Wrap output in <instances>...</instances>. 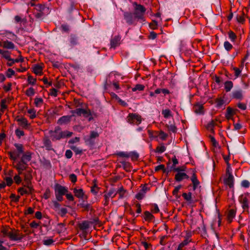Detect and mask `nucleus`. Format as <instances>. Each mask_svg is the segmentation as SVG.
<instances>
[{"label": "nucleus", "mask_w": 250, "mask_h": 250, "mask_svg": "<svg viewBox=\"0 0 250 250\" xmlns=\"http://www.w3.org/2000/svg\"><path fill=\"white\" fill-rule=\"evenodd\" d=\"M49 134L52 140L55 141L62 138L70 137L72 135L73 133L67 130L63 131L59 126H57L54 130H49Z\"/></svg>", "instance_id": "1"}, {"label": "nucleus", "mask_w": 250, "mask_h": 250, "mask_svg": "<svg viewBox=\"0 0 250 250\" xmlns=\"http://www.w3.org/2000/svg\"><path fill=\"white\" fill-rule=\"evenodd\" d=\"M71 116H63L61 117L58 121V124H62L69 122L70 121Z\"/></svg>", "instance_id": "22"}, {"label": "nucleus", "mask_w": 250, "mask_h": 250, "mask_svg": "<svg viewBox=\"0 0 250 250\" xmlns=\"http://www.w3.org/2000/svg\"><path fill=\"white\" fill-rule=\"evenodd\" d=\"M236 212V209L235 208H233L229 209L227 214V218L228 221L230 223L233 218L235 217Z\"/></svg>", "instance_id": "10"}, {"label": "nucleus", "mask_w": 250, "mask_h": 250, "mask_svg": "<svg viewBox=\"0 0 250 250\" xmlns=\"http://www.w3.org/2000/svg\"><path fill=\"white\" fill-rule=\"evenodd\" d=\"M12 83H8L6 85H4L3 86V89L5 92L9 91L11 90Z\"/></svg>", "instance_id": "53"}, {"label": "nucleus", "mask_w": 250, "mask_h": 250, "mask_svg": "<svg viewBox=\"0 0 250 250\" xmlns=\"http://www.w3.org/2000/svg\"><path fill=\"white\" fill-rule=\"evenodd\" d=\"M166 150V146L163 144H162L161 146H158L156 147L155 149V152L159 153H162L165 151Z\"/></svg>", "instance_id": "42"}, {"label": "nucleus", "mask_w": 250, "mask_h": 250, "mask_svg": "<svg viewBox=\"0 0 250 250\" xmlns=\"http://www.w3.org/2000/svg\"><path fill=\"white\" fill-rule=\"evenodd\" d=\"M127 122L132 125H139L142 122L141 116L136 113H129L126 118Z\"/></svg>", "instance_id": "5"}, {"label": "nucleus", "mask_w": 250, "mask_h": 250, "mask_svg": "<svg viewBox=\"0 0 250 250\" xmlns=\"http://www.w3.org/2000/svg\"><path fill=\"white\" fill-rule=\"evenodd\" d=\"M117 194V192L114 188H111L109 190L107 194L104 195V197L106 198H114Z\"/></svg>", "instance_id": "23"}, {"label": "nucleus", "mask_w": 250, "mask_h": 250, "mask_svg": "<svg viewBox=\"0 0 250 250\" xmlns=\"http://www.w3.org/2000/svg\"><path fill=\"white\" fill-rule=\"evenodd\" d=\"M154 218V216L149 211H146L144 212V218L146 220H151Z\"/></svg>", "instance_id": "40"}, {"label": "nucleus", "mask_w": 250, "mask_h": 250, "mask_svg": "<svg viewBox=\"0 0 250 250\" xmlns=\"http://www.w3.org/2000/svg\"><path fill=\"white\" fill-rule=\"evenodd\" d=\"M233 114V109L230 107H228L227 109V112L225 115L227 119L228 120L231 119Z\"/></svg>", "instance_id": "31"}, {"label": "nucleus", "mask_w": 250, "mask_h": 250, "mask_svg": "<svg viewBox=\"0 0 250 250\" xmlns=\"http://www.w3.org/2000/svg\"><path fill=\"white\" fill-rule=\"evenodd\" d=\"M224 183L225 185L228 186L230 188H233L234 178L232 174L226 175V177L224 179Z\"/></svg>", "instance_id": "9"}, {"label": "nucleus", "mask_w": 250, "mask_h": 250, "mask_svg": "<svg viewBox=\"0 0 250 250\" xmlns=\"http://www.w3.org/2000/svg\"><path fill=\"white\" fill-rule=\"evenodd\" d=\"M8 154L10 158L14 161L16 160L20 156L21 154L16 151H9Z\"/></svg>", "instance_id": "25"}, {"label": "nucleus", "mask_w": 250, "mask_h": 250, "mask_svg": "<svg viewBox=\"0 0 250 250\" xmlns=\"http://www.w3.org/2000/svg\"><path fill=\"white\" fill-rule=\"evenodd\" d=\"M228 36L229 40L232 42H234L235 41L237 36L232 31L230 30L228 32Z\"/></svg>", "instance_id": "37"}, {"label": "nucleus", "mask_w": 250, "mask_h": 250, "mask_svg": "<svg viewBox=\"0 0 250 250\" xmlns=\"http://www.w3.org/2000/svg\"><path fill=\"white\" fill-rule=\"evenodd\" d=\"M10 198L11 199L12 202L17 203L19 201L20 196H16L15 194L12 193L10 196Z\"/></svg>", "instance_id": "45"}, {"label": "nucleus", "mask_w": 250, "mask_h": 250, "mask_svg": "<svg viewBox=\"0 0 250 250\" xmlns=\"http://www.w3.org/2000/svg\"><path fill=\"white\" fill-rule=\"evenodd\" d=\"M69 42L72 46L77 44L78 42L77 38L74 35L70 36Z\"/></svg>", "instance_id": "33"}, {"label": "nucleus", "mask_w": 250, "mask_h": 250, "mask_svg": "<svg viewBox=\"0 0 250 250\" xmlns=\"http://www.w3.org/2000/svg\"><path fill=\"white\" fill-rule=\"evenodd\" d=\"M33 72L38 75H41L42 74V67L41 65L36 64L34 66Z\"/></svg>", "instance_id": "24"}, {"label": "nucleus", "mask_w": 250, "mask_h": 250, "mask_svg": "<svg viewBox=\"0 0 250 250\" xmlns=\"http://www.w3.org/2000/svg\"><path fill=\"white\" fill-rule=\"evenodd\" d=\"M182 196L184 199L189 202V203H193V201L192 200V193L190 192H189L188 193H183L182 194Z\"/></svg>", "instance_id": "27"}, {"label": "nucleus", "mask_w": 250, "mask_h": 250, "mask_svg": "<svg viewBox=\"0 0 250 250\" xmlns=\"http://www.w3.org/2000/svg\"><path fill=\"white\" fill-rule=\"evenodd\" d=\"M145 89V86L141 84H137L135 85V86L132 88V91H136L137 90L138 91H143Z\"/></svg>", "instance_id": "41"}, {"label": "nucleus", "mask_w": 250, "mask_h": 250, "mask_svg": "<svg viewBox=\"0 0 250 250\" xmlns=\"http://www.w3.org/2000/svg\"><path fill=\"white\" fill-rule=\"evenodd\" d=\"M151 211L153 213H157L159 212L160 210L157 204H155L152 205Z\"/></svg>", "instance_id": "48"}, {"label": "nucleus", "mask_w": 250, "mask_h": 250, "mask_svg": "<svg viewBox=\"0 0 250 250\" xmlns=\"http://www.w3.org/2000/svg\"><path fill=\"white\" fill-rule=\"evenodd\" d=\"M0 46L7 49H13L15 47V44L7 40H2L0 42Z\"/></svg>", "instance_id": "8"}, {"label": "nucleus", "mask_w": 250, "mask_h": 250, "mask_svg": "<svg viewBox=\"0 0 250 250\" xmlns=\"http://www.w3.org/2000/svg\"><path fill=\"white\" fill-rule=\"evenodd\" d=\"M71 112L73 114V115L74 114H77L78 116H81L83 113H85V109L83 108H77L75 110H72Z\"/></svg>", "instance_id": "29"}, {"label": "nucleus", "mask_w": 250, "mask_h": 250, "mask_svg": "<svg viewBox=\"0 0 250 250\" xmlns=\"http://www.w3.org/2000/svg\"><path fill=\"white\" fill-rule=\"evenodd\" d=\"M54 191L55 197L57 200L61 202L63 200V195H64L66 192H68V188L59 184H56L54 186Z\"/></svg>", "instance_id": "2"}, {"label": "nucleus", "mask_w": 250, "mask_h": 250, "mask_svg": "<svg viewBox=\"0 0 250 250\" xmlns=\"http://www.w3.org/2000/svg\"><path fill=\"white\" fill-rule=\"evenodd\" d=\"M27 164L22 162L21 160H20L17 163L15 166H14V167L17 170H25L27 168Z\"/></svg>", "instance_id": "16"}, {"label": "nucleus", "mask_w": 250, "mask_h": 250, "mask_svg": "<svg viewBox=\"0 0 250 250\" xmlns=\"http://www.w3.org/2000/svg\"><path fill=\"white\" fill-rule=\"evenodd\" d=\"M136 6L135 7V11L134 15L135 18L138 20H143L144 15L146 11L145 7L141 5L136 3Z\"/></svg>", "instance_id": "6"}, {"label": "nucleus", "mask_w": 250, "mask_h": 250, "mask_svg": "<svg viewBox=\"0 0 250 250\" xmlns=\"http://www.w3.org/2000/svg\"><path fill=\"white\" fill-rule=\"evenodd\" d=\"M14 146L16 148L17 152H18V153H19L21 154L23 153L24 149L23 146L22 144L15 143L14 144Z\"/></svg>", "instance_id": "32"}, {"label": "nucleus", "mask_w": 250, "mask_h": 250, "mask_svg": "<svg viewBox=\"0 0 250 250\" xmlns=\"http://www.w3.org/2000/svg\"><path fill=\"white\" fill-rule=\"evenodd\" d=\"M224 46L225 49L227 51H230L233 48L232 45L228 41H225L224 42Z\"/></svg>", "instance_id": "43"}, {"label": "nucleus", "mask_w": 250, "mask_h": 250, "mask_svg": "<svg viewBox=\"0 0 250 250\" xmlns=\"http://www.w3.org/2000/svg\"><path fill=\"white\" fill-rule=\"evenodd\" d=\"M209 138L212 145L215 147H217L218 146V143L216 141L215 138L211 135L209 136Z\"/></svg>", "instance_id": "58"}, {"label": "nucleus", "mask_w": 250, "mask_h": 250, "mask_svg": "<svg viewBox=\"0 0 250 250\" xmlns=\"http://www.w3.org/2000/svg\"><path fill=\"white\" fill-rule=\"evenodd\" d=\"M117 193L119 194V196H120L119 198H122L124 196L125 191L124 190L123 187H122L119 188V189L117 191Z\"/></svg>", "instance_id": "49"}, {"label": "nucleus", "mask_w": 250, "mask_h": 250, "mask_svg": "<svg viewBox=\"0 0 250 250\" xmlns=\"http://www.w3.org/2000/svg\"><path fill=\"white\" fill-rule=\"evenodd\" d=\"M232 97L236 99H241L242 98V93L241 91H235L232 93Z\"/></svg>", "instance_id": "35"}, {"label": "nucleus", "mask_w": 250, "mask_h": 250, "mask_svg": "<svg viewBox=\"0 0 250 250\" xmlns=\"http://www.w3.org/2000/svg\"><path fill=\"white\" fill-rule=\"evenodd\" d=\"M99 136V133L97 132L92 131L90 132V134L89 136V138H88L86 142L88 143L89 144L91 145H93L94 144V139L98 137Z\"/></svg>", "instance_id": "14"}, {"label": "nucleus", "mask_w": 250, "mask_h": 250, "mask_svg": "<svg viewBox=\"0 0 250 250\" xmlns=\"http://www.w3.org/2000/svg\"><path fill=\"white\" fill-rule=\"evenodd\" d=\"M2 57L6 59L7 60H9L11 58L10 53L8 51L3 50L1 53Z\"/></svg>", "instance_id": "47"}, {"label": "nucleus", "mask_w": 250, "mask_h": 250, "mask_svg": "<svg viewBox=\"0 0 250 250\" xmlns=\"http://www.w3.org/2000/svg\"><path fill=\"white\" fill-rule=\"evenodd\" d=\"M124 18L126 20V22L129 25L134 23L135 17L131 13L125 12L124 13Z\"/></svg>", "instance_id": "13"}, {"label": "nucleus", "mask_w": 250, "mask_h": 250, "mask_svg": "<svg viewBox=\"0 0 250 250\" xmlns=\"http://www.w3.org/2000/svg\"><path fill=\"white\" fill-rule=\"evenodd\" d=\"M173 171L178 172H182V171H184L185 170V167H173L172 168Z\"/></svg>", "instance_id": "59"}, {"label": "nucleus", "mask_w": 250, "mask_h": 250, "mask_svg": "<svg viewBox=\"0 0 250 250\" xmlns=\"http://www.w3.org/2000/svg\"><path fill=\"white\" fill-rule=\"evenodd\" d=\"M89 227V223L88 221H84L79 224V228L82 231L86 230Z\"/></svg>", "instance_id": "28"}, {"label": "nucleus", "mask_w": 250, "mask_h": 250, "mask_svg": "<svg viewBox=\"0 0 250 250\" xmlns=\"http://www.w3.org/2000/svg\"><path fill=\"white\" fill-rule=\"evenodd\" d=\"M32 158V153L30 151H26L25 153L23 154L21 159L22 162L27 164Z\"/></svg>", "instance_id": "19"}, {"label": "nucleus", "mask_w": 250, "mask_h": 250, "mask_svg": "<svg viewBox=\"0 0 250 250\" xmlns=\"http://www.w3.org/2000/svg\"><path fill=\"white\" fill-rule=\"evenodd\" d=\"M216 103L217 107H220L224 104V101L223 99L220 98L217 99Z\"/></svg>", "instance_id": "62"}, {"label": "nucleus", "mask_w": 250, "mask_h": 250, "mask_svg": "<svg viewBox=\"0 0 250 250\" xmlns=\"http://www.w3.org/2000/svg\"><path fill=\"white\" fill-rule=\"evenodd\" d=\"M191 176L190 177V180L191 181L193 185V189L194 190H195L200 185V182L197 179V177L196 174V170L194 169H191Z\"/></svg>", "instance_id": "7"}, {"label": "nucleus", "mask_w": 250, "mask_h": 250, "mask_svg": "<svg viewBox=\"0 0 250 250\" xmlns=\"http://www.w3.org/2000/svg\"><path fill=\"white\" fill-rule=\"evenodd\" d=\"M99 188L96 184L91 187V192L94 195H96L98 193Z\"/></svg>", "instance_id": "56"}, {"label": "nucleus", "mask_w": 250, "mask_h": 250, "mask_svg": "<svg viewBox=\"0 0 250 250\" xmlns=\"http://www.w3.org/2000/svg\"><path fill=\"white\" fill-rule=\"evenodd\" d=\"M215 122L214 120H211L207 125V129L213 132L214 126L217 125Z\"/></svg>", "instance_id": "39"}, {"label": "nucleus", "mask_w": 250, "mask_h": 250, "mask_svg": "<svg viewBox=\"0 0 250 250\" xmlns=\"http://www.w3.org/2000/svg\"><path fill=\"white\" fill-rule=\"evenodd\" d=\"M27 81L29 84L34 85L36 82V79L34 78L32 76H28Z\"/></svg>", "instance_id": "50"}, {"label": "nucleus", "mask_w": 250, "mask_h": 250, "mask_svg": "<svg viewBox=\"0 0 250 250\" xmlns=\"http://www.w3.org/2000/svg\"><path fill=\"white\" fill-rule=\"evenodd\" d=\"M241 186L244 188H248L250 186V183L249 181L245 180L242 181Z\"/></svg>", "instance_id": "60"}, {"label": "nucleus", "mask_w": 250, "mask_h": 250, "mask_svg": "<svg viewBox=\"0 0 250 250\" xmlns=\"http://www.w3.org/2000/svg\"><path fill=\"white\" fill-rule=\"evenodd\" d=\"M167 127L169 131L174 133L176 132L177 128L174 125L171 124L170 125H167Z\"/></svg>", "instance_id": "57"}, {"label": "nucleus", "mask_w": 250, "mask_h": 250, "mask_svg": "<svg viewBox=\"0 0 250 250\" xmlns=\"http://www.w3.org/2000/svg\"><path fill=\"white\" fill-rule=\"evenodd\" d=\"M73 192L74 193L75 196L81 199H83L86 198L84 192L82 188H74L73 189Z\"/></svg>", "instance_id": "12"}, {"label": "nucleus", "mask_w": 250, "mask_h": 250, "mask_svg": "<svg viewBox=\"0 0 250 250\" xmlns=\"http://www.w3.org/2000/svg\"><path fill=\"white\" fill-rule=\"evenodd\" d=\"M121 41V37L119 36H115L111 40L110 45L111 48H115L117 46L120 45Z\"/></svg>", "instance_id": "17"}, {"label": "nucleus", "mask_w": 250, "mask_h": 250, "mask_svg": "<svg viewBox=\"0 0 250 250\" xmlns=\"http://www.w3.org/2000/svg\"><path fill=\"white\" fill-rule=\"evenodd\" d=\"M15 134L19 138H20L21 136H23L24 135V131L19 129H17L15 130Z\"/></svg>", "instance_id": "52"}, {"label": "nucleus", "mask_w": 250, "mask_h": 250, "mask_svg": "<svg viewBox=\"0 0 250 250\" xmlns=\"http://www.w3.org/2000/svg\"><path fill=\"white\" fill-rule=\"evenodd\" d=\"M35 93V90L33 87L28 88L25 91V94L28 97L33 96Z\"/></svg>", "instance_id": "44"}, {"label": "nucleus", "mask_w": 250, "mask_h": 250, "mask_svg": "<svg viewBox=\"0 0 250 250\" xmlns=\"http://www.w3.org/2000/svg\"><path fill=\"white\" fill-rule=\"evenodd\" d=\"M233 86V83L230 81H227L224 83L225 90L227 92L230 91Z\"/></svg>", "instance_id": "26"}, {"label": "nucleus", "mask_w": 250, "mask_h": 250, "mask_svg": "<svg viewBox=\"0 0 250 250\" xmlns=\"http://www.w3.org/2000/svg\"><path fill=\"white\" fill-rule=\"evenodd\" d=\"M69 179L72 183H75L77 180V178L75 174H71L69 175Z\"/></svg>", "instance_id": "64"}, {"label": "nucleus", "mask_w": 250, "mask_h": 250, "mask_svg": "<svg viewBox=\"0 0 250 250\" xmlns=\"http://www.w3.org/2000/svg\"><path fill=\"white\" fill-rule=\"evenodd\" d=\"M250 200V194L246 193L245 194L241 195L239 197V201L241 204L242 207L244 211H247L248 213L249 212V202Z\"/></svg>", "instance_id": "3"}, {"label": "nucleus", "mask_w": 250, "mask_h": 250, "mask_svg": "<svg viewBox=\"0 0 250 250\" xmlns=\"http://www.w3.org/2000/svg\"><path fill=\"white\" fill-rule=\"evenodd\" d=\"M27 113L30 114L29 117L31 119H33L36 117V111L34 108H30L27 110Z\"/></svg>", "instance_id": "36"}, {"label": "nucleus", "mask_w": 250, "mask_h": 250, "mask_svg": "<svg viewBox=\"0 0 250 250\" xmlns=\"http://www.w3.org/2000/svg\"><path fill=\"white\" fill-rule=\"evenodd\" d=\"M54 240L52 239L49 238L43 241L44 245L46 246H50L54 243Z\"/></svg>", "instance_id": "55"}, {"label": "nucleus", "mask_w": 250, "mask_h": 250, "mask_svg": "<svg viewBox=\"0 0 250 250\" xmlns=\"http://www.w3.org/2000/svg\"><path fill=\"white\" fill-rule=\"evenodd\" d=\"M15 74V71L11 68H9L6 72V76L8 78H11Z\"/></svg>", "instance_id": "51"}, {"label": "nucleus", "mask_w": 250, "mask_h": 250, "mask_svg": "<svg viewBox=\"0 0 250 250\" xmlns=\"http://www.w3.org/2000/svg\"><path fill=\"white\" fill-rule=\"evenodd\" d=\"M17 122H19V125L23 128H26L29 125L27 120L25 118L18 119Z\"/></svg>", "instance_id": "21"}, {"label": "nucleus", "mask_w": 250, "mask_h": 250, "mask_svg": "<svg viewBox=\"0 0 250 250\" xmlns=\"http://www.w3.org/2000/svg\"><path fill=\"white\" fill-rule=\"evenodd\" d=\"M67 213V209L66 208H62L60 209L59 214L61 217H64Z\"/></svg>", "instance_id": "54"}, {"label": "nucleus", "mask_w": 250, "mask_h": 250, "mask_svg": "<svg viewBox=\"0 0 250 250\" xmlns=\"http://www.w3.org/2000/svg\"><path fill=\"white\" fill-rule=\"evenodd\" d=\"M232 70L234 71L235 79H236L240 76L242 68L233 67Z\"/></svg>", "instance_id": "38"}, {"label": "nucleus", "mask_w": 250, "mask_h": 250, "mask_svg": "<svg viewBox=\"0 0 250 250\" xmlns=\"http://www.w3.org/2000/svg\"><path fill=\"white\" fill-rule=\"evenodd\" d=\"M213 79L218 84L220 83L223 81L222 78L217 75H215L213 77Z\"/></svg>", "instance_id": "63"}, {"label": "nucleus", "mask_w": 250, "mask_h": 250, "mask_svg": "<svg viewBox=\"0 0 250 250\" xmlns=\"http://www.w3.org/2000/svg\"><path fill=\"white\" fill-rule=\"evenodd\" d=\"M42 142H43L44 146L45 147L46 150H53L51 142L49 140V139L48 138V137H44L42 140Z\"/></svg>", "instance_id": "15"}, {"label": "nucleus", "mask_w": 250, "mask_h": 250, "mask_svg": "<svg viewBox=\"0 0 250 250\" xmlns=\"http://www.w3.org/2000/svg\"><path fill=\"white\" fill-rule=\"evenodd\" d=\"M43 102V101L42 98H36L34 100V104L36 107H41Z\"/></svg>", "instance_id": "34"}, {"label": "nucleus", "mask_w": 250, "mask_h": 250, "mask_svg": "<svg viewBox=\"0 0 250 250\" xmlns=\"http://www.w3.org/2000/svg\"><path fill=\"white\" fill-rule=\"evenodd\" d=\"M175 180L177 182H180L184 179H188L189 176L185 172H178L175 175Z\"/></svg>", "instance_id": "18"}, {"label": "nucleus", "mask_w": 250, "mask_h": 250, "mask_svg": "<svg viewBox=\"0 0 250 250\" xmlns=\"http://www.w3.org/2000/svg\"><path fill=\"white\" fill-rule=\"evenodd\" d=\"M3 35L4 37H5L6 38L10 39L12 41L16 40L17 38V36L13 33L8 31H5L4 33H3Z\"/></svg>", "instance_id": "20"}, {"label": "nucleus", "mask_w": 250, "mask_h": 250, "mask_svg": "<svg viewBox=\"0 0 250 250\" xmlns=\"http://www.w3.org/2000/svg\"><path fill=\"white\" fill-rule=\"evenodd\" d=\"M34 189L31 182H27L26 184L23 185V187L18 188V192L22 196L24 194H30L32 193Z\"/></svg>", "instance_id": "4"}, {"label": "nucleus", "mask_w": 250, "mask_h": 250, "mask_svg": "<svg viewBox=\"0 0 250 250\" xmlns=\"http://www.w3.org/2000/svg\"><path fill=\"white\" fill-rule=\"evenodd\" d=\"M40 223H41L40 222H36V221H32L30 224V226L32 228L37 229L40 226Z\"/></svg>", "instance_id": "61"}, {"label": "nucleus", "mask_w": 250, "mask_h": 250, "mask_svg": "<svg viewBox=\"0 0 250 250\" xmlns=\"http://www.w3.org/2000/svg\"><path fill=\"white\" fill-rule=\"evenodd\" d=\"M4 180L6 182V185L11 186L13 183L12 178L11 177H5Z\"/></svg>", "instance_id": "46"}, {"label": "nucleus", "mask_w": 250, "mask_h": 250, "mask_svg": "<svg viewBox=\"0 0 250 250\" xmlns=\"http://www.w3.org/2000/svg\"><path fill=\"white\" fill-rule=\"evenodd\" d=\"M23 238V235L18 230L13 229V232L10 239L14 241L21 240Z\"/></svg>", "instance_id": "11"}, {"label": "nucleus", "mask_w": 250, "mask_h": 250, "mask_svg": "<svg viewBox=\"0 0 250 250\" xmlns=\"http://www.w3.org/2000/svg\"><path fill=\"white\" fill-rule=\"evenodd\" d=\"M162 114L164 117L166 119H167L170 117H172L171 111L169 109H163L162 111Z\"/></svg>", "instance_id": "30"}]
</instances>
